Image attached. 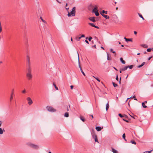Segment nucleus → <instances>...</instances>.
Here are the masks:
<instances>
[{"label": "nucleus", "instance_id": "8fccbe9b", "mask_svg": "<svg viewBox=\"0 0 153 153\" xmlns=\"http://www.w3.org/2000/svg\"><path fill=\"white\" fill-rule=\"evenodd\" d=\"M85 37V36L84 34H82L81 35V36H80L81 38L82 37Z\"/></svg>", "mask_w": 153, "mask_h": 153}, {"label": "nucleus", "instance_id": "0e129e2a", "mask_svg": "<svg viewBox=\"0 0 153 153\" xmlns=\"http://www.w3.org/2000/svg\"><path fill=\"white\" fill-rule=\"evenodd\" d=\"M123 71L122 70V69H120V73H122V71Z\"/></svg>", "mask_w": 153, "mask_h": 153}, {"label": "nucleus", "instance_id": "393cba45", "mask_svg": "<svg viewBox=\"0 0 153 153\" xmlns=\"http://www.w3.org/2000/svg\"><path fill=\"white\" fill-rule=\"evenodd\" d=\"M93 138L94 139L95 138V136H97V135L95 134L94 133H93L92 134Z\"/></svg>", "mask_w": 153, "mask_h": 153}, {"label": "nucleus", "instance_id": "0eeeda50", "mask_svg": "<svg viewBox=\"0 0 153 153\" xmlns=\"http://www.w3.org/2000/svg\"><path fill=\"white\" fill-rule=\"evenodd\" d=\"M88 24L91 25V26L94 27L96 28L99 29V28L97 26H95L94 24L93 23H89Z\"/></svg>", "mask_w": 153, "mask_h": 153}, {"label": "nucleus", "instance_id": "5fc2aeb1", "mask_svg": "<svg viewBox=\"0 0 153 153\" xmlns=\"http://www.w3.org/2000/svg\"><path fill=\"white\" fill-rule=\"evenodd\" d=\"M85 41L87 43L89 44V42L87 40H85Z\"/></svg>", "mask_w": 153, "mask_h": 153}, {"label": "nucleus", "instance_id": "4d7b16f0", "mask_svg": "<svg viewBox=\"0 0 153 153\" xmlns=\"http://www.w3.org/2000/svg\"><path fill=\"white\" fill-rule=\"evenodd\" d=\"M134 34L135 35H136L137 34V32L136 31H134Z\"/></svg>", "mask_w": 153, "mask_h": 153}, {"label": "nucleus", "instance_id": "3c124183", "mask_svg": "<svg viewBox=\"0 0 153 153\" xmlns=\"http://www.w3.org/2000/svg\"><path fill=\"white\" fill-rule=\"evenodd\" d=\"M116 79L118 81V76L117 75L116 76Z\"/></svg>", "mask_w": 153, "mask_h": 153}, {"label": "nucleus", "instance_id": "72a5a7b5", "mask_svg": "<svg viewBox=\"0 0 153 153\" xmlns=\"http://www.w3.org/2000/svg\"><path fill=\"white\" fill-rule=\"evenodd\" d=\"M142 46L144 48H146L148 47V46H147V45H145V44L142 45Z\"/></svg>", "mask_w": 153, "mask_h": 153}, {"label": "nucleus", "instance_id": "b1692460", "mask_svg": "<svg viewBox=\"0 0 153 153\" xmlns=\"http://www.w3.org/2000/svg\"><path fill=\"white\" fill-rule=\"evenodd\" d=\"M142 105L143 108H146L147 107V106L145 105L144 102H143L142 103Z\"/></svg>", "mask_w": 153, "mask_h": 153}, {"label": "nucleus", "instance_id": "79ce46f5", "mask_svg": "<svg viewBox=\"0 0 153 153\" xmlns=\"http://www.w3.org/2000/svg\"><path fill=\"white\" fill-rule=\"evenodd\" d=\"M118 115L119 117H121V118L123 117V116L122 114H118Z\"/></svg>", "mask_w": 153, "mask_h": 153}, {"label": "nucleus", "instance_id": "ddd939ff", "mask_svg": "<svg viewBox=\"0 0 153 153\" xmlns=\"http://www.w3.org/2000/svg\"><path fill=\"white\" fill-rule=\"evenodd\" d=\"M124 39L126 41L128 42V41L132 42V39H127L126 37L124 38Z\"/></svg>", "mask_w": 153, "mask_h": 153}, {"label": "nucleus", "instance_id": "f03ea898", "mask_svg": "<svg viewBox=\"0 0 153 153\" xmlns=\"http://www.w3.org/2000/svg\"><path fill=\"white\" fill-rule=\"evenodd\" d=\"M46 108L49 111L54 112L56 111V110L51 106H47Z\"/></svg>", "mask_w": 153, "mask_h": 153}, {"label": "nucleus", "instance_id": "2eb2a0df", "mask_svg": "<svg viewBox=\"0 0 153 153\" xmlns=\"http://www.w3.org/2000/svg\"><path fill=\"white\" fill-rule=\"evenodd\" d=\"M4 131V129H2L1 128H0V134H3Z\"/></svg>", "mask_w": 153, "mask_h": 153}, {"label": "nucleus", "instance_id": "a878e982", "mask_svg": "<svg viewBox=\"0 0 153 153\" xmlns=\"http://www.w3.org/2000/svg\"><path fill=\"white\" fill-rule=\"evenodd\" d=\"M130 143L136 145V142L134 140H131Z\"/></svg>", "mask_w": 153, "mask_h": 153}, {"label": "nucleus", "instance_id": "680f3d73", "mask_svg": "<svg viewBox=\"0 0 153 153\" xmlns=\"http://www.w3.org/2000/svg\"><path fill=\"white\" fill-rule=\"evenodd\" d=\"M1 124H2V122L1 121H0V127H1Z\"/></svg>", "mask_w": 153, "mask_h": 153}, {"label": "nucleus", "instance_id": "e2e57ef3", "mask_svg": "<svg viewBox=\"0 0 153 153\" xmlns=\"http://www.w3.org/2000/svg\"><path fill=\"white\" fill-rule=\"evenodd\" d=\"M152 57H149L148 59V60H150V59Z\"/></svg>", "mask_w": 153, "mask_h": 153}, {"label": "nucleus", "instance_id": "2f4dec72", "mask_svg": "<svg viewBox=\"0 0 153 153\" xmlns=\"http://www.w3.org/2000/svg\"><path fill=\"white\" fill-rule=\"evenodd\" d=\"M81 72H82L83 75L84 76H85V73L82 70V68H81V70H80Z\"/></svg>", "mask_w": 153, "mask_h": 153}, {"label": "nucleus", "instance_id": "052dcab7", "mask_svg": "<svg viewBox=\"0 0 153 153\" xmlns=\"http://www.w3.org/2000/svg\"><path fill=\"white\" fill-rule=\"evenodd\" d=\"M123 120H124L126 122H127V123L128 122V120H124V119H123Z\"/></svg>", "mask_w": 153, "mask_h": 153}, {"label": "nucleus", "instance_id": "aec40b11", "mask_svg": "<svg viewBox=\"0 0 153 153\" xmlns=\"http://www.w3.org/2000/svg\"><path fill=\"white\" fill-rule=\"evenodd\" d=\"M128 68V67L127 66H125L123 68H122V70L123 71H125L127 70V69Z\"/></svg>", "mask_w": 153, "mask_h": 153}, {"label": "nucleus", "instance_id": "dca6fc26", "mask_svg": "<svg viewBox=\"0 0 153 153\" xmlns=\"http://www.w3.org/2000/svg\"><path fill=\"white\" fill-rule=\"evenodd\" d=\"M94 13L95 14V15H96V16H99V13L98 12V10L94 11Z\"/></svg>", "mask_w": 153, "mask_h": 153}, {"label": "nucleus", "instance_id": "f3484780", "mask_svg": "<svg viewBox=\"0 0 153 153\" xmlns=\"http://www.w3.org/2000/svg\"><path fill=\"white\" fill-rule=\"evenodd\" d=\"M108 108H109V102H108V101L107 103L106 104V111H108Z\"/></svg>", "mask_w": 153, "mask_h": 153}, {"label": "nucleus", "instance_id": "412c9836", "mask_svg": "<svg viewBox=\"0 0 153 153\" xmlns=\"http://www.w3.org/2000/svg\"><path fill=\"white\" fill-rule=\"evenodd\" d=\"M112 151L114 153H118L117 151L113 148H112Z\"/></svg>", "mask_w": 153, "mask_h": 153}, {"label": "nucleus", "instance_id": "58836bf2", "mask_svg": "<svg viewBox=\"0 0 153 153\" xmlns=\"http://www.w3.org/2000/svg\"><path fill=\"white\" fill-rule=\"evenodd\" d=\"M93 77H94L95 79H96L97 81H98V82H100V79L97 77H95L94 76H93Z\"/></svg>", "mask_w": 153, "mask_h": 153}, {"label": "nucleus", "instance_id": "c03bdc74", "mask_svg": "<svg viewBox=\"0 0 153 153\" xmlns=\"http://www.w3.org/2000/svg\"><path fill=\"white\" fill-rule=\"evenodd\" d=\"M152 50V49L151 48H148L147 49V51L148 52H150Z\"/></svg>", "mask_w": 153, "mask_h": 153}, {"label": "nucleus", "instance_id": "7c9ffc66", "mask_svg": "<svg viewBox=\"0 0 153 153\" xmlns=\"http://www.w3.org/2000/svg\"><path fill=\"white\" fill-rule=\"evenodd\" d=\"M112 84L114 86V87H117V85L114 82H112Z\"/></svg>", "mask_w": 153, "mask_h": 153}, {"label": "nucleus", "instance_id": "473e14b6", "mask_svg": "<svg viewBox=\"0 0 153 153\" xmlns=\"http://www.w3.org/2000/svg\"><path fill=\"white\" fill-rule=\"evenodd\" d=\"M53 85H54V87H55V89H56V90H58V88L57 87H56L55 84L54 83H53Z\"/></svg>", "mask_w": 153, "mask_h": 153}, {"label": "nucleus", "instance_id": "c9c22d12", "mask_svg": "<svg viewBox=\"0 0 153 153\" xmlns=\"http://www.w3.org/2000/svg\"><path fill=\"white\" fill-rule=\"evenodd\" d=\"M95 138H94V139H95V141L96 142H97L98 143V140L97 138V136H95Z\"/></svg>", "mask_w": 153, "mask_h": 153}, {"label": "nucleus", "instance_id": "49530a36", "mask_svg": "<svg viewBox=\"0 0 153 153\" xmlns=\"http://www.w3.org/2000/svg\"><path fill=\"white\" fill-rule=\"evenodd\" d=\"M92 39V38L90 36V37H89L88 38V40L89 41H90Z\"/></svg>", "mask_w": 153, "mask_h": 153}, {"label": "nucleus", "instance_id": "bf43d9fd", "mask_svg": "<svg viewBox=\"0 0 153 153\" xmlns=\"http://www.w3.org/2000/svg\"><path fill=\"white\" fill-rule=\"evenodd\" d=\"M92 47L93 48H96V45H94V46H93Z\"/></svg>", "mask_w": 153, "mask_h": 153}, {"label": "nucleus", "instance_id": "6ab92c4d", "mask_svg": "<svg viewBox=\"0 0 153 153\" xmlns=\"http://www.w3.org/2000/svg\"><path fill=\"white\" fill-rule=\"evenodd\" d=\"M120 60L123 64H125V61L124 60H123V59L122 58H120Z\"/></svg>", "mask_w": 153, "mask_h": 153}, {"label": "nucleus", "instance_id": "37998d69", "mask_svg": "<svg viewBox=\"0 0 153 153\" xmlns=\"http://www.w3.org/2000/svg\"><path fill=\"white\" fill-rule=\"evenodd\" d=\"M71 15H72L71 14V13H69V12H68V17H70V16H71Z\"/></svg>", "mask_w": 153, "mask_h": 153}, {"label": "nucleus", "instance_id": "4c0bfd02", "mask_svg": "<svg viewBox=\"0 0 153 153\" xmlns=\"http://www.w3.org/2000/svg\"><path fill=\"white\" fill-rule=\"evenodd\" d=\"M102 14H104V13H105V14H107V11H105L104 10H103L102 11V13H101Z\"/></svg>", "mask_w": 153, "mask_h": 153}, {"label": "nucleus", "instance_id": "a19ab883", "mask_svg": "<svg viewBox=\"0 0 153 153\" xmlns=\"http://www.w3.org/2000/svg\"><path fill=\"white\" fill-rule=\"evenodd\" d=\"M153 150V149L150 151H147L145 152H146V153H151Z\"/></svg>", "mask_w": 153, "mask_h": 153}, {"label": "nucleus", "instance_id": "423d86ee", "mask_svg": "<svg viewBox=\"0 0 153 153\" xmlns=\"http://www.w3.org/2000/svg\"><path fill=\"white\" fill-rule=\"evenodd\" d=\"M14 90L13 89L12 91V92H11V94L10 97V101H11L13 99V95L14 94Z\"/></svg>", "mask_w": 153, "mask_h": 153}, {"label": "nucleus", "instance_id": "f257e3e1", "mask_svg": "<svg viewBox=\"0 0 153 153\" xmlns=\"http://www.w3.org/2000/svg\"><path fill=\"white\" fill-rule=\"evenodd\" d=\"M27 144L30 147L34 149H37L39 148V146L38 145L33 144L31 143H28Z\"/></svg>", "mask_w": 153, "mask_h": 153}, {"label": "nucleus", "instance_id": "cd10ccee", "mask_svg": "<svg viewBox=\"0 0 153 153\" xmlns=\"http://www.w3.org/2000/svg\"><path fill=\"white\" fill-rule=\"evenodd\" d=\"M80 119L83 122H84L85 121V119L84 117H80Z\"/></svg>", "mask_w": 153, "mask_h": 153}, {"label": "nucleus", "instance_id": "a211bd4d", "mask_svg": "<svg viewBox=\"0 0 153 153\" xmlns=\"http://www.w3.org/2000/svg\"><path fill=\"white\" fill-rule=\"evenodd\" d=\"M110 52H112L113 53H114V54H114V56H116V52H115V51H113V49H112V48L110 49Z\"/></svg>", "mask_w": 153, "mask_h": 153}, {"label": "nucleus", "instance_id": "bb28decb", "mask_svg": "<svg viewBox=\"0 0 153 153\" xmlns=\"http://www.w3.org/2000/svg\"><path fill=\"white\" fill-rule=\"evenodd\" d=\"M75 39L77 41H79L80 39H81L80 37H75Z\"/></svg>", "mask_w": 153, "mask_h": 153}, {"label": "nucleus", "instance_id": "4be33fe9", "mask_svg": "<svg viewBox=\"0 0 153 153\" xmlns=\"http://www.w3.org/2000/svg\"><path fill=\"white\" fill-rule=\"evenodd\" d=\"M138 15H139V16L143 20H144V18L143 17V16H142V15L140 14V13H138Z\"/></svg>", "mask_w": 153, "mask_h": 153}, {"label": "nucleus", "instance_id": "09e8293b", "mask_svg": "<svg viewBox=\"0 0 153 153\" xmlns=\"http://www.w3.org/2000/svg\"><path fill=\"white\" fill-rule=\"evenodd\" d=\"M133 98H134V99L135 100H137V99L136 98V97L135 96H134L133 97Z\"/></svg>", "mask_w": 153, "mask_h": 153}, {"label": "nucleus", "instance_id": "e433bc0d", "mask_svg": "<svg viewBox=\"0 0 153 153\" xmlns=\"http://www.w3.org/2000/svg\"><path fill=\"white\" fill-rule=\"evenodd\" d=\"M127 66L128 67V68H129V69H131L133 68V65H131L130 66Z\"/></svg>", "mask_w": 153, "mask_h": 153}, {"label": "nucleus", "instance_id": "1a4fd4ad", "mask_svg": "<svg viewBox=\"0 0 153 153\" xmlns=\"http://www.w3.org/2000/svg\"><path fill=\"white\" fill-rule=\"evenodd\" d=\"M107 60H111V56L109 55L108 53H107Z\"/></svg>", "mask_w": 153, "mask_h": 153}, {"label": "nucleus", "instance_id": "7ed1b4c3", "mask_svg": "<svg viewBox=\"0 0 153 153\" xmlns=\"http://www.w3.org/2000/svg\"><path fill=\"white\" fill-rule=\"evenodd\" d=\"M70 13H71V14L72 15V16H75L76 13V7H73L72 10Z\"/></svg>", "mask_w": 153, "mask_h": 153}, {"label": "nucleus", "instance_id": "de8ad7c7", "mask_svg": "<svg viewBox=\"0 0 153 153\" xmlns=\"http://www.w3.org/2000/svg\"><path fill=\"white\" fill-rule=\"evenodd\" d=\"M28 72H30V65H29V69H28Z\"/></svg>", "mask_w": 153, "mask_h": 153}, {"label": "nucleus", "instance_id": "20e7f679", "mask_svg": "<svg viewBox=\"0 0 153 153\" xmlns=\"http://www.w3.org/2000/svg\"><path fill=\"white\" fill-rule=\"evenodd\" d=\"M27 76L28 79L29 80L30 79L32 78V75L30 72H28L27 74Z\"/></svg>", "mask_w": 153, "mask_h": 153}, {"label": "nucleus", "instance_id": "c756f323", "mask_svg": "<svg viewBox=\"0 0 153 153\" xmlns=\"http://www.w3.org/2000/svg\"><path fill=\"white\" fill-rule=\"evenodd\" d=\"M40 19L42 20V22L45 23H47V22H46V21L45 20H44L42 18V17H40Z\"/></svg>", "mask_w": 153, "mask_h": 153}, {"label": "nucleus", "instance_id": "13d9d810", "mask_svg": "<svg viewBox=\"0 0 153 153\" xmlns=\"http://www.w3.org/2000/svg\"><path fill=\"white\" fill-rule=\"evenodd\" d=\"M121 77H120V81H119V83L120 84V83H121Z\"/></svg>", "mask_w": 153, "mask_h": 153}, {"label": "nucleus", "instance_id": "4468645a", "mask_svg": "<svg viewBox=\"0 0 153 153\" xmlns=\"http://www.w3.org/2000/svg\"><path fill=\"white\" fill-rule=\"evenodd\" d=\"M146 63L145 62H143L141 65H139L137 66L138 68H140L142 67L143 65H144Z\"/></svg>", "mask_w": 153, "mask_h": 153}, {"label": "nucleus", "instance_id": "9b49d317", "mask_svg": "<svg viewBox=\"0 0 153 153\" xmlns=\"http://www.w3.org/2000/svg\"><path fill=\"white\" fill-rule=\"evenodd\" d=\"M27 60L28 63V65H30V59L29 56H27Z\"/></svg>", "mask_w": 153, "mask_h": 153}, {"label": "nucleus", "instance_id": "603ef678", "mask_svg": "<svg viewBox=\"0 0 153 153\" xmlns=\"http://www.w3.org/2000/svg\"><path fill=\"white\" fill-rule=\"evenodd\" d=\"M22 92L23 93H25L26 92V90H24L22 91Z\"/></svg>", "mask_w": 153, "mask_h": 153}, {"label": "nucleus", "instance_id": "f704fd0d", "mask_svg": "<svg viewBox=\"0 0 153 153\" xmlns=\"http://www.w3.org/2000/svg\"><path fill=\"white\" fill-rule=\"evenodd\" d=\"M97 10H97V7H95L94 8L93 10V12H94V11H97Z\"/></svg>", "mask_w": 153, "mask_h": 153}, {"label": "nucleus", "instance_id": "9d476101", "mask_svg": "<svg viewBox=\"0 0 153 153\" xmlns=\"http://www.w3.org/2000/svg\"><path fill=\"white\" fill-rule=\"evenodd\" d=\"M101 15L104 18H105L106 19H109V17L106 15H105L104 14H102V13H100Z\"/></svg>", "mask_w": 153, "mask_h": 153}, {"label": "nucleus", "instance_id": "a18cd8bd", "mask_svg": "<svg viewBox=\"0 0 153 153\" xmlns=\"http://www.w3.org/2000/svg\"><path fill=\"white\" fill-rule=\"evenodd\" d=\"M65 8L66 10L68 12H69L68 10L69 9V7H65Z\"/></svg>", "mask_w": 153, "mask_h": 153}, {"label": "nucleus", "instance_id": "f8f14e48", "mask_svg": "<svg viewBox=\"0 0 153 153\" xmlns=\"http://www.w3.org/2000/svg\"><path fill=\"white\" fill-rule=\"evenodd\" d=\"M89 19L93 22H96V21L95 19L94 18V17H91L89 18Z\"/></svg>", "mask_w": 153, "mask_h": 153}, {"label": "nucleus", "instance_id": "ea45409f", "mask_svg": "<svg viewBox=\"0 0 153 153\" xmlns=\"http://www.w3.org/2000/svg\"><path fill=\"white\" fill-rule=\"evenodd\" d=\"M78 63H79V68H80V69L81 70V66L80 65L79 61H79H78Z\"/></svg>", "mask_w": 153, "mask_h": 153}, {"label": "nucleus", "instance_id": "39448f33", "mask_svg": "<svg viewBox=\"0 0 153 153\" xmlns=\"http://www.w3.org/2000/svg\"><path fill=\"white\" fill-rule=\"evenodd\" d=\"M27 100L28 101V104L29 105H30L32 104L33 101L31 99L30 97H27Z\"/></svg>", "mask_w": 153, "mask_h": 153}, {"label": "nucleus", "instance_id": "774afa93", "mask_svg": "<svg viewBox=\"0 0 153 153\" xmlns=\"http://www.w3.org/2000/svg\"><path fill=\"white\" fill-rule=\"evenodd\" d=\"M68 5V4L67 3L66 4V5L65 6V7H67V6Z\"/></svg>", "mask_w": 153, "mask_h": 153}, {"label": "nucleus", "instance_id": "6e6d98bb", "mask_svg": "<svg viewBox=\"0 0 153 153\" xmlns=\"http://www.w3.org/2000/svg\"><path fill=\"white\" fill-rule=\"evenodd\" d=\"M94 38H95V39H96L97 41L98 40V38H97V37H96V36H95V37H94Z\"/></svg>", "mask_w": 153, "mask_h": 153}, {"label": "nucleus", "instance_id": "69168bd1", "mask_svg": "<svg viewBox=\"0 0 153 153\" xmlns=\"http://www.w3.org/2000/svg\"><path fill=\"white\" fill-rule=\"evenodd\" d=\"M56 1H57V2H58L59 3H60H60H61V2L59 1H58V0H56Z\"/></svg>", "mask_w": 153, "mask_h": 153}, {"label": "nucleus", "instance_id": "c85d7f7f", "mask_svg": "<svg viewBox=\"0 0 153 153\" xmlns=\"http://www.w3.org/2000/svg\"><path fill=\"white\" fill-rule=\"evenodd\" d=\"M64 116L66 117H68L69 116V114L68 113L66 112L64 114Z\"/></svg>", "mask_w": 153, "mask_h": 153}, {"label": "nucleus", "instance_id": "6e6552de", "mask_svg": "<svg viewBox=\"0 0 153 153\" xmlns=\"http://www.w3.org/2000/svg\"><path fill=\"white\" fill-rule=\"evenodd\" d=\"M103 127L101 128L100 126H97L96 127V129L97 131H99L101 130V129Z\"/></svg>", "mask_w": 153, "mask_h": 153}, {"label": "nucleus", "instance_id": "5701e85b", "mask_svg": "<svg viewBox=\"0 0 153 153\" xmlns=\"http://www.w3.org/2000/svg\"><path fill=\"white\" fill-rule=\"evenodd\" d=\"M123 138L126 141H127L126 140V135L125 133H124L122 136Z\"/></svg>", "mask_w": 153, "mask_h": 153}, {"label": "nucleus", "instance_id": "864d4df0", "mask_svg": "<svg viewBox=\"0 0 153 153\" xmlns=\"http://www.w3.org/2000/svg\"><path fill=\"white\" fill-rule=\"evenodd\" d=\"M70 87H71V89H73V87H74V86H73V85H71V86H70Z\"/></svg>", "mask_w": 153, "mask_h": 153}, {"label": "nucleus", "instance_id": "338daca9", "mask_svg": "<svg viewBox=\"0 0 153 153\" xmlns=\"http://www.w3.org/2000/svg\"><path fill=\"white\" fill-rule=\"evenodd\" d=\"M67 111H69V109L68 108V106H67Z\"/></svg>", "mask_w": 153, "mask_h": 153}]
</instances>
